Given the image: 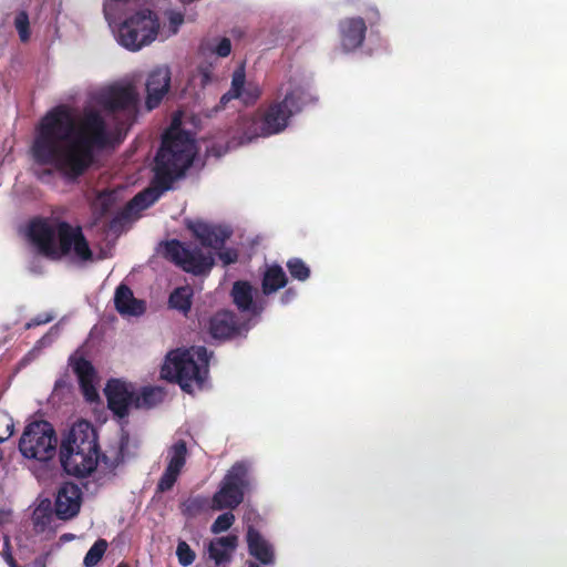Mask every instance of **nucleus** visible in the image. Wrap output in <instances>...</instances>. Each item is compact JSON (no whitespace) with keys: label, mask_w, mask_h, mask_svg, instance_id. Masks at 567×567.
Here are the masks:
<instances>
[{"label":"nucleus","mask_w":567,"mask_h":567,"mask_svg":"<svg viewBox=\"0 0 567 567\" xmlns=\"http://www.w3.org/2000/svg\"><path fill=\"white\" fill-rule=\"evenodd\" d=\"M112 142V133L99 111H85L76 121L68 105H58L40 120L31 153L35 163L52 165L74 181L92 167L96 152Z\"/></svg>","instance_id":"obj_1"},{"label":"nucleus","mask_w":567,"mask_h":567,"mask_svg":"<svg viewBox=\"0 0 567 567\" xmlns=\"http://www.w3.org/2000/svg\"><path fill=\"white\" fill-rule=\"evenodd\" d=\"M195 155L196 143L193 136L173 123L163 134L162 145L155 156L153 186L137 193L130 200L128 208L143 210L156 203L164 192L171 189L174 181L184 175Z\"/></svg>","instance_id":"obj_2"},{"label":"nucleus","mask_w":567,"mask_h":567,"mask_svg":"<svg viewBox=\"0 0 567 567\" xmlns=\"http://www.w3.org/2000/svg\"><path fill=\"white\" fill-rule=\"evenodd\" d=\"M313 101L312 95L300 84L291 83L282 96L280 89L275 100L260 105L251 115L240 118L239 143L245 144L284 132L289 126L290 120Z\"/></svg>","instance_id":"obj_3"},{"label":"nucleus","mask_w":567,"mask_h":567,"mask_svg":"<svg viewBox=\"0 0 567 567\" xmlns=\"http://www.w3.org/2000/svg\"><path fill=\"white\" fill-rule=\"evenodd\" d=\"M29 237L43 256L54 260L71 252L81 261L93 258L82 228L68 221L53 224L47 219H35L30 223Z\"/></svg>","instance_id":"obj_4"},{"label":"nucleus","mask_w":567,"mask_h":567,"mask_svg":"<svg viewBox=\"0 0 567 567\" xmlns=\"http://www.w3.org/2000/svg\"><path fill=\"white\" fill-rule=\"evenodd\" d=\"M101 457L99 436L93 424L86 420L75 422L60 445V462L63 470L76 477L93 473Z\"/></svg>","instance_id":"obj_5"},{"label":"nucleus","mask_w":567,"mask_h":567,"mask_svg":"<svg viewBox=\"0 0 567 567\" xmlns=\"http://www.w3.org/2000/svg\"><path fill=\"white\" fill-rule=\"evenodd\" d=\"M213 352L204 346L187 350L176 349L166 355L162 368L164 379L177 383L186 393L194 392V385L202 389L208 375Z\"/></svg>","instance_id":"obj_6"},{"label":"nucleus","mask_w":567,"mask_h":567,"mask_svg":"<svg viewBox=\"0 0 567 567\" xmlns=\"http://www.w3.org/2000/svg\"><path fill=\"white\" fill-rule=\"evenodd\" d=\"M100 104L115 122L118 141L126 135L138 113V94L132 85H115L101 94Z\"/></svg>","instance_id":"obj_7"},{"label":"nucleus","mask_w":567,"mask_h":567,"mask_svg":"<svg viewBox=\"0 0 567 567\" xmlns=\"http://www.w3.org/2000/svg\"><path fill=\"white\" fill-rule=\"evenodd\" d=\"M159 31L157 14L150 10H140L126 18L118 27L117 41L130 51H138L151 44Z\"/></svg>","instance_id":"obj_8"},{"label":"nucleus","mask_w":567,"mask_h":567,"mask_svg":"<svg viewBox=\"0 0 567 567\" xmlns=\"http://www.w3.org/2000/svg\"><path fill=\"white\" fill-rule=\"evenodd\" d=\"M58 437L51 423L34 421L29 423L19 441V451L27 458L45 462L56 453Z\"/></svg>","instance_id":"obj_9"},{"label":"nucleus","mask_w":567,"mask_h":567,"mask_svg":"<svg viewBox=\"0 0 567 567\" xmlns=\"http://www.w3.org/2000/svg\"><path fill=\"white\" fill-rule=\"evenodd\" d=\"M164 256L185 272L206 276L215 265L212 252H204L199 247L172 239L165 243Z\"/></svg>","instance_id":"obj_10"},{"label":"nucleus","mask_w":567,"mask_h":567,"mask_svg":"<svg viewBox=\"0 0 567 567\" xmlns=\"http://www.w3.org/2000/svg\"><path fill=\"white\" fill-rule=\"evenodd\" d=\"M249 485L248 467L244 462L235 463L225 474L219 489L212 498L215 511L235 509L239 506Z\"/></svg>","instance_id":"obj_11"},{"label":"nucleus","mask_w":567,"mask_h":567,"mask_svg":"<svg viewBox=\"0 0 567 567\" xmlns=\"http://www.w3.org/2000/svg\"><path fill=\"white\" fill-rule=\"evenodd\" d=\"M107 406L120 419L128 415L130 408L134 406L135 392L118 379H112L104 389Z\"/></svg>","instance_id":"obj_12"},{"label":"nucleus","mask_w":567,"mask_h":567,"mask_svg":"<svg viewBox=\"0 0 567 567\" xmlns=\"http://www.w3.org/2000/svg\"><path fill=\"white\" fill-rule=\"evenodd\" d=\"M69 364L78 377L79 385L84 399L90 403L96 402L100 396L94 385L96 371L92 362L75 353L69 358Z\"/></svg>","instance_id":"obj_13"},{"label":"nucleus","mask_w":567,"mask_h":567,"mask_svg":"<svg viewBox=\"0 0 567 567\" xmlns=\"http://www.w3.org/2000/svg\"><path fill=\"white\" fill-rule=\"evenodd\" d=\"M187 228L200 241L202 246L212 249H221L230 238L233 231L226 226L212 225L200 220L190 221Z\"/></svg>","instance_id":"obj_14"},{"label":"nucleus","mask_w":567,"mask_h":567,"mask_svg":"<svg viewBox=\"0 0 567 567\" xmlns=\"http://www.w3.org/2000/svg\"><path fill=\"white\" fill-rule=\"evenodd\" d=\"M82 492L76 484H63L56 494L54 513L59 519L68 520L78 515L81 507Z\"/></svg>","instance_id":"obj_15"},{"label":"nucleus","mask_w":567,"mask_h":567,"mask_svg":"<svg viewBox=\"0 0 567 567\" xmlns=\"http://www.w3.org/2000/svg\"><path fill=\"white\" fill-rule=\"evenodd\" d=\"M208 332L216 340H228L241 333V324L236 313L221 310L210 317Z\"/></svg>","instance_id":"obj_16"},{"label":"nucleus","mask_w":567,"mask_h":567,"mask_svg":"<svg viewBox=\"0 0 567 567\" xmlns=\"http://www.w3.org/2000/svg\"><path fill=\"white\" fill-rule=\"evenodd\" d=\"M171 86V71L167 66H159L153 70L146 81V107H157Z\"/></svg>","instance_id":"obj_17"},{"label":"nucleus","mask_w":567,"mask_h":567,"mask_svg":"<svg viewBox=\"0 0 567 567\" xmlns=\"http://www.w3.org/2000/svg\"><path fill=\"white\" fill-rule=\"evenodd\" d=\"M255 289L250 282L245 280L235 281L230 291L234 305L240 312L251 316H260L265 310L264 300H254Z\"/></svg>","instance_id":"obj_18"},{"label":"nucleus","mask_w":567,"mask_h":567,"mask_svg":"<svg viewBox=\"0 0 567 567\" xmlns=\"http://www.w3.org/2000/svg\"><path fill=\"white\" fill-rule=\"evenodd\" d=\"M340 42L344 51L360 48L365 39L367 24L360 18H347L339 23Z\"/></svg>","instance_id":"obj_19"},{"label":"nucleus","mask_w":567,"mask_h":567,"mask_svg":"<svg viewBox=\"0 0 567 567\" xmlns=\"http://www.w3.org/2000/svg\"><path fill=\"white\" fill-rule=\"evenodd\" d=\"M248 553L259 564L272 566L276 563L274 546L260 534L258 529L249 526L246 534Z\"/></svg>","instance_id":"obj_20"},{"label":"nucleus","mask_w":567,"mask_h":567,"mask_svg":"<svg viewBox=\"0 0 567 567\" xmlns=\"http://www.w3.org/2000/svg\"><path fill=\"white\" fill-rule=\"evenodd\" d=\"M237 546L238 537L234 534L214 538L208 545V556L216 566L226 567L230 564Z\"/></svg>","instance_id":"obj_21"},{"label":"nucleus","mask_w":567,"mask_h":567,"mask_svg":"<svg viewBox=\"0 0 567 567\" xmlns=\"http://www.w3.org/2000/svg\"><path fill=\"white\" fill-rule=\"evenodd\" d=\"M115 309L123 316H141L146 310L145 301L136 299L132 289L121 284L114 295Z\"/></svg>","instance_id":"obj_22"},{"label":"nucleus","mask_w":567,"mask_h":567,"mask_svg":"<svg viewBox=\"0 0 567 567\" xmlns=\"http://www.w3.org/2000/svg\"><path fill=\"white\" fill-rule=\"evenodd\" d=\"M130 441L128 432L122 431L118 441L114 445L109 446L104 453L101 452L100 463H102L106 470L111 471L116 468L125 460Z\"/></svg>","instance_id":"obj_23"},{"label":"nucleus","mask_w":567,"mask_h":567,"mask_svg":"<svg viewBox=\"0 0 567 567\" xmlns=\"http://www.w3.org/2000/svg\"><path fill=\"white\" fill-rule=\"evenodd\" d=\"M287 282L288 278L281 266L277 264L268 266L262 275L261 291L265 296L272 295L285 288Z\"/></svg>","instance_id":"obj_24"},{"label":"nucleus","mask_w":567,"mask_h":567,"mask_svg":"<svg viewBox=\"0 0 567 567\" xmlns=\"http://www.w3.org/2000/svg\"><path fill=\"white\" fill-rule=\"evenodd\" d=\"M193 296L194 290L188 285L175 288L168 298L169 308L178 310L184 316H187L192 308Z\"/></svg>","instance_id":"obj_25"},{"label":"nucleus","mask_w":567,"mask_h":567,"mask_svg":"<svg viewBox=\"0 0 567 567\" xmlns=\"http://www.w3.org/2000/svg\"><path fill=\"white\" fill-rule=\"evenodd\" d=\"M115 205V194L112 190H102L91 203L92 214L95 220H101L107 216Z\"/></svg>","instance_id":"obj_26"},{"label":"nucleus","mask_w":567,"mask_h":567,"mask_svg":"<svg viewBox=\"0 0 567 567\" xmlns=\"http://www.w3.org/2000/svg\"><path fill=\"white\" fill-rule=\"evenodd\" d=\"M55 516L49 499L41 501L32 514L34 529L39 533L47 530Z\"/></svg>","instance_id":"obj_27"},{"label":"nucleus","mask_w":567,"mask_h":567,"mask_svg":"<svg viewBox=\"0 0 567 567\" xmlns=\"http://www.w3.org/2000/svg\"><path fill=\"white\" fill-rule=\"evenodd\" d=\"M187 445L184 440L176 441L167 451L166 467L182 473L187 460Z\"/></svg>","instance_id":"obj_28"},{"label":"nucleus","mask_w":567,"mask_h":567,"mask_svg":"<svg viewBox=\"0 0 567 567\" xmlns=\"http://www.w3.org/2000/svg\"><path fill=\"white\" fill-rule=\"evenodd\" d=\"M209 506V499L202 495L189 496L181 504L182 514L186 517H195Z\"/></svg>","instance_id":"obj_29"},{"label":"nucleus","mask_w":567,"mask_h":567,"mask_svg":"<svg viewBox=\"0 0 567 567\" xmlns=\"http://www.w3.org/2000/svg\"><path fill=\"white\" fill-rule=\"evenodd\" d=\"M162 391L158 388H144L141 394L135 393L134 406L151 408L156 405L162 400Z\"/></svg>","instance_id":"obj_30"},{"label":"nucleus","mask_w":567,"mask_h":567,"mask_svg":"<svg viewBox=\"0 0 567 567\" xmlns=\"http://www.w3.org/2000/svg\"><path fill=\"white\" fill-rule=\"evenodd\" d=\"M107 549V542L103 538L97 539L91 548L87 550L86 555L83 559V565L85 567H94L99 564V561L104 556Z\"/></svg>","instance_id":"obj_31"},{"label":"nucleus","mask_w":567,"mask_h":567,"mask_svg":"<svg viewBox=\"0 0 567 567\" xmlns=\"http://www.w3.org/2000/svg\"><path fill=\"white\" fill-rule=\"evenodd\" d=\"M286 266L293 279L305 281L310 277V268L300 258H290Z\"/></svg>","instance_id":"obj_32"},{"label":"nucleus","mask_w":567,"mask_h":567,"mask_svg":"<svg viewBox=\"0 0 567 567\" xmlns=\"http://www.w3.org/2000/svg\"><path fill=\"white\" fill-rule=\"evenodd\" d=\"M179 475L181 473L166 467L161 478L158 480V483L156 485V492L165 493L167 491H171L174 487L175 483L177 482Z\"/></svg>","instance_id":"obj_33"},{"label":"nucleus","mask_w":567,"mask_h":567,"mask_svg":"<svg viewBox=\"0 0 567 567\" xmlns=\"http://www.w3.org/2000/svg\"><path fill=\"white\" fill-rule=\"evenodd\" d=\"M176 556H177L178 563L183 567L190 566L196 559L195 551L190 548V546L185 540L178 542L177 548H176Z\"/></svg>","instance_id":"obj_34"},{"label":"nucleus","mask_w":567,"mask_h":567,"mask_svg":"<svg viewBox=\"0 0 567 567\" xmlns=\"http://www.w3.org/2000/svg\"><path fill=\"white\" fill-rule=\"evenodd\" d=\"M14 25L18 30L20 40L27 42L30 39V22L25 11H20L14 18Z\"/></svg>","instance_id":"obj_35"},{"label":"nucleus","mask_w":567,"mask_h":567,"mask_svg":"<svg viewBox=\"0 0 567 567\" xmlns=\"http://www.w3.org/2000/svg\"><path fill=\"white\" fill-rule=\"evenodd\" d=\"M235 522V515L231 512L220 514L213 523L210 530L213 534H220L228 530Z\"/></svg>","instance_id":"obj_36"},{"label":"nucleus","mask_w":567,"mask_h":567,"mask_svg":"<svg viewBox=\"0 0 567 567\" xmlns=\"http://www.w3.org/2000/svg\"><path fill=\"white\" fill-rule=\"evenodd\" d=\"M245 81L246 76L243 70H237L234 72L231 78V87L229 90L233 93V96H243L245 90Z\"/></svg>","instance_id":"obj_37"},{"label":"nucleus","mask_w":567,"mask_h":567,"mask_svg":"<svg viewBox=\"0 0 567 567\" xmlns=\"http://www.w3.org/2000/svg\"><path fill=\"white\" fill-rule=\"evenodd\" d=\"M13 422L6 415H0V442H4L13 434Z\"/></svg>","instance_id":"obj_38"},{"label":"nucleus","mask_w":567,"mask_h":567,"mask_svg":"<svg viewBox=\"0 0 567 567\" xmlns=\"http://www.w3.org/2000/svg\"><path fill=\"white\" fill-rule=\"evenodd\" d=\"M260 94H261V91L258 86L248 85V87H246L244 90V94L240 99H243V101L246 104H250V103H255L260 97Z\"/></svg>","instance_id":"obj_39"},{"label":"nucleus","mask_w":567,"mask_h":567,"mask_svg":"<svg viewBox=\"0 0 567 567\" xmlns=\"http://www.w3.org/2000/svg\"><path fill=\"white\" fill-rule=\"evenodd\" d=\"M219 252H218V258L221 260V262L225 265V266H228L230 264H235L238 259V252L237 250L233 249V248H227V249H218Z\"/></svg>","instance_id":"obj_40"},{"label":"nucleus","mask_w":567,"mask_h":567,"mask_svg":"<svg viewBox=\"0 0 567 567\" xmlns=\"http://www.w3.org/2000/svg\"><path fill=\"white\" fill-rule=\"evenodd\" d=\"M53 320V316L49 315V313H40L38 316H35L34 318H32L31 320H29L24 328L27 330H30L34 327H38V326H41V324H47L49 323L50 321Z\"/></svg>","instance_id":"obj_41"},{"label":"nucleus","mask_w":567,"mask_h":567,"mask_svg":"<svg viewBox=\"0 0 567 567\" xmlns=\"http://www.w3.org/2000/svg\"><path fill=\"white\" fill-rule=\"evenodd\" d=\"M231 52V42L228 38H221L219 43L214 49V53H216L219 58H226Z\"/></svg>","instance_id":"obj_42"},{"label":"nucleus","mask_w":567,"mask_h":567,"mask_svg":"<svg viewBox=\"0 0 567 567\" xmlns=\"http://www.w3.org/2000/svg\"><path fill=\"white\" fill-rule=\"evenodd\" d=\"M198 73L202 76V84L207 85L213 79V65L200 64L198 66Z\"/></svg>","instance_id":"obj_43"},{"label":"nucleus","mask_w":567,"mask_h":567,"mask_svg":"<svg viewBox=\"0 0 567 567\" xmlns=\"http://www.w3.org/2000/svg\"><path fill=\"white\" fill-rule=\"evenodd\" d=\"M184 22V16L181 12H173L169 16V23L174 27V31Z\"/></svg>","instance_id":"obj_44"},{"label":"nucleus","mask_w":567,"mask_h":567,"mask_svg":"<svg viewBox=\"0 0 567 567\" xmlns=\"http://www.w3.org/2000/svg\"><path fill=\"white\" fill-rule=\"evenodd\" d=\"M296 290L292 288L287 289L281 296V302L284 305L290 302L296 297Z\"/></svg>","instance_id":"obj_45"},{"label":"nucleus","mask_w":567,"mask_h":567,"mask_svg":"<svg viewBox=\"0 0 567 567\" xmlns=\"http://www.w3.org/2000/svg\"><path fill=\"white\" fill-rule=\"evenodd\" d=\"M234 99H238L237 96H233V93L230 91L226 92L221 95L219 100V107L224 109L228 102H230Z\"/></svg>","instance_id":"obj_46"},{"label":"nucleus","mask_w":567,"mask_h":567,"mask_svg":"<svg viewBox=\"0 0 567 567\" xmlns=\"http://www.w3.org/2000/svg\"><path fill=\"white\" fill-rule=\"evenodd\" d=\"M6 561L10 567H20L10 553L6 555Z\"/></svg>","instance_id":"obj_47"},{"label":"nucleus","mask_w":567,"mask_h":567,"mask_svg":"<svg viewBox=\"0 0 567 567\" xmlns=\"http://www.w3.org/2000/svg\"><path fill=\"white\" fill-rule=\"evenodd\" d=\"M246 567H260V566H259V564L257 561L248 560L246 563Z\"/></svg>","instance_id":"obj_48"},{"label":"nucleus","mask_w":567,"mask_h":567,"mask_svg":"<svg viewBox=\"0 0 567 567\" xmlns=\"http://www.w3.org/2000/svg\"><path fill=\"white\" fill-rule=\"evenodd\" d=\"M116 567H130L128 564L122 561Z\"/></svg>","instance_id":"obj_49"}]
</instances>
